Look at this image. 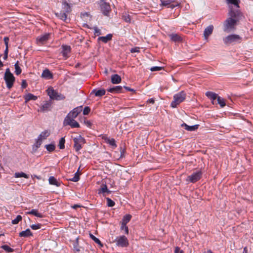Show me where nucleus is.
I'll use <instances>...</instances> for the list:
<instances>
[{
	"label": "nucleus",
	"mask_w": 253,
	"mask_h": 253,
	"mask_svg": "<svg viewBox=\"0 0 253 253\" xmlns=\"http://www.w3.org/2000/svg\"><path fill=\"white\" fill-rule=\"evenodd\" d=\"M4 80L6 83V87L8 89L11 88L15 82V78L13 75L10 72L9 68H7L5 70Z\"/></svg>",
	"instance_id": "1"
},
{
	"label": "nucleus",
	"mask_w": 253,
	"mask_h": 253,
	"mask_svg": "<svg viewBox=\"0 0 253 253\" xmlns=\"http://www.w3.org/2000/svg\"><path fill=\"white\" fill-rule=\"evenodd\" d=\"M185 99V93L183 91L180 92L173 96V100L171 103L172 108L176 107L177 105L183 101Z\"/></svg>",
	"instance_id": "2"
},
{
	"label": "nucleus",
	"mask_w": 253,
	"mask_h": 253,
	"mask_svg": "<svg viewBox=\"0 0 253 253\" xmlns=\"http://www.w3.org/2000/svg\"><path fill=\"white\" fill-rule=\"evenodd\" d=\"M47 94L51 99L62 100L64 98V96L61 94L59 93L56 90H54L52 87H49L46 90Z\"/></svg>",
	"instance_id": "3"
},
{
	"label": "nucleus",
	"mask_w": 253,
	"mask_h": 253,
	"mask_svg": "<svg viewBox=\"0 0 253 253\" xmlns=\"http://www.w3.org/2000/svg\"><path fill=\"white\" fill-rule=\"evenodd\" d=\"M241 37L238 35H231L223 39V42L226 44L236 43L240 42Z\"/></svg>",
	"instance_id": "4"
},
{
	"label": "nucleus",
	"mask_w": 253,
	"mask_h": 253,
	"mask_svg": "<svg viewBox=\"0 0 253 253\" xmlns=\"http://www.w3.org/2000/svg\"><path fill=\"white\" fill-rule=\"evenodd\" d=\"M74 142V148L76 151H80L82 146L85 143V139L81 135H78L73 139Z\"/></svg>",
	"instance_id": "5"
},
{
	"label": "nucleus",
	"mask_w": 253,
	"mask_h": 253,
	"mask_svg": "<svg viewBox=\"0 0 253 253\" xmlns=\"http://www.w3.org/2000/svg\"><path fill=\"white\" fill-rule=\"evenodd\" d=\"M116 245L122 248L127 247L129 245L128 241L127 238L125 236H120L115 239Z\"/></svg>",
	"instance_id": "6"
},
{
	"label": "nucleus",
	"mask_w": 253,
	"mask_h": 253,
	"mask_svg": "<svg viewBox=\"0 0 253 253\" xmlns=\"http://www.w3.org/2000/svg\"><path fill=\"white\" fill-rule=\"evenodd\" d=\"M236 21L232 18H228L224 23V31L226 32L229 31L234 28Z\"/></svg>",
	"instance_id": "7"
},
{
	"label": "nucleus",
	"mask_w": 253,
	"mask_h": 253,
	"mask_svg": "<svg viewBox=\"0 0 253 253\" xmlns=\"http://www.w3.org/2000/svg\"><path fill=\"white\" fill-rule=\"evenodd\" d=\"M201 176L202 172L201 171H196L188 176L186 178V181L192 183H195L201 178Z\"/></svg>",
	"instance_id": "8"
},
{
	"label": "nucleus",
	"mask_w": 253,
	"mask_h": 253,
	"mask_svg": "<svg viewBox=\"0 0 253 253\" xmlns=\"http://www.w3.org/2000/svg\"><path fill=\"white\" fill-rule=\"evenodd\" d=\"M64 124L65 126L66 125H69L72 127H79L80 125L79 123L76 121L74 118H71L69 117H66L64 122Z\"/></svg>",
	"instance_id": "9"
},
{
	"label": "nucleus",
	"mask_w": 253,
	"mask_h": 253,
	"mask_svg": "<svg viewBox=\"0 0 253 253\" xmlns=\"http://www.w3.org/2000/svg\"><path fill=\"white\" fill-rule=\"evenodd\" d=\"M161 5L170 7L172 8L178 6L179 3L175 2L173 0H160Z\"/></svg>",
	"instance_id": "10"
},
{
	"label": "nucleus",
	"mask_w": 253,
	"mask_h": 253,
	"mask_svg": "<svg viewBox=\"0 0 253 253\" xmlns=\"http://www.w3.org/2000/svg\"><path fill=\"white\" fill-rule=\"evenodd\" d=\"M82 111V106H79L74 108L72 111L70 112L66 117L71 118H75L77 117L78 114L80 113Z\"/></svg>",
	"instance_id": "11"
},
{
	"label": "nucleus",
	"mask_w": 253,
	"mask_h": 253,
	"mask_svg": "<svg viewBox=\"0 0 253 253\" xmlns=\"http://www.w3.org/2000/svg\"><path fill=\"white\" fill-rule=\"evenodd\" d=\"M100 7L101 11L103 12L104 14L107 15L110 10V6L109 4L104 1H101L100 3Z\"/></svg>",
	"instance_id": "12"
},
{
	"label": "nucleus",
	"mask_w": 253,
	"mask_h": 253,
	"mask_svg": "<svg viewBox=\"0 0 253 253\" xmlns=\"http://www.w3.org/2000/svg\"><path fill=\"white\" fill-rule=\"evenodd\" d=\"M49 34H45L37 38V42L38 44L41 45L44 43L49 39Z\"/></svg>",
	"instance_id": "13"
},
{
	"label": "nucleus",
	"mask_w": 253,
	"mask_h": 253,
	"mask_svg": "<svg viewBox=\"0 0 253 253\" xmlns=\"http://www.w3.org/2000/svg\"><path fill=\"white\" fill-rule=\"evenodd\" d=\"M213 30V26L212 25L208 26L204 31V37L205 40H208V37L212 34Z\"/></svg>",
	"instance_id": "14"
},
{
	"label": "nucleus",
	"mask_w": 253,
	"mask_h": 253,
	"mask_svg": "<svg viewBox=\"0 0 253 253\" xmlns=\"http://www.w3.org/2000/svg\"><path fill=\"white\" fill-rule=\"evenodd\" d=\"M103 138L106 143L111 146L112 148L114 149L117 147L115 140L114 138H109L106 136H103Z\"/></svg>",
	"instance_id": "15"
},
{
	"label": "nucleus",
	"mask_w": 253,
	"mask_h": 253,
	"mask_svg": "<svg viewBox=\"0 0 253 253\" xmlns=\"http://www.w3.org/2000/svg\"><path fill=\"white\" fill-rule=\"evenodd\" d=\"M50 134V131L49 130H44L42 131L38 138L43 142V140H45Z\"/></svg>",
	"instance_id": "16"
},
{
	"label": "nucleus",
	"mask_w": 253,
	"mask_h": 253,
	"mask_svg": "<svg viewBox=\"0 0 253 253\" xmlns=\"http://www.w3.org/2000/svg\"><path fill=\"white\" fill-rule=\"evenodd\" d=\"M199 125H195L194 126H188L185 123H183L181 125V126L183 127L186 130L189 131H195L197 130L199 127Z\"/></svg>",
	"instance_id": "17"
},
{
	"label": "nucleus",
	"mask_w": 253,
	"mask_h": 253,
	"mask_svg": "<svg viewBox=\"0 0 253 253\" xmlns=\"http://www.w3.org/2000/svg\"><path fill=\"white\" fill-rule=\"evenodd\" d=\"M26 214H32L38 217L42 218L43 217V214L39 212L38 210L37 209H33L29 211H27L26 212Z\"/></svg>",
	"instance_id": "18"
},
{
	"label": "nucleus",
	"mask_w": 253,
	"mask_h": 253,
	"mask_svg": "<svg viewBox=\"0 0 253 253\" xmlns=\"http://www.w3.org/2000/svg\"><path fill=\"white\" fill-rule=\"evenodd\" d=\"M62 53L63 56L66 59L68 57L69 53L71 51V47L68 45H62Z\"/></svg>",
	"instance_id": "19"
},
{
	"label": "nucleus",
	"mask_w": 253,
	"mask_h": 253,
	"mask_svg": "<svg viewBox=\"0 0 253 253\" xmlns=\"http://www.w3.org/2000/svg\"><path fill=\"white\" fill-rule=\"evenodd\" d=\"M42 77L45 79H51L53 78V76L49 70L45 69L42 72Z\"/></svg>",
	"instance_id": "20"
},
{
	"label": "nucleus",
	"mask_w": 253,
	"mask_h": 253,
	"mask_svg": "<svg viewBox=\"0 0 253 253\" xmlns=\"http://www.w3.org/2000/svg\"><path fill=\"white\" fill-rule=\"evenodd\" d=\"M111 82L114 84H119L121 82V78L117 74L113 75L111 77Z\"/></svg>",
	"instance_id": "21"
},
{
	"label": "nucleus",
	"mask_w": 253,
	"mask_h": 253,
	"mask_svg": "<svg viewBox=\"0 0 253 253\" xmlns=\"http://www.w3.org/2000/svg\"><path fill=\"white\" fill-rule=\"evenodd\" d=\"M110 192L111 191L108 189L106 185H102L99 190L98 193H102L103 196H106V194H109Z\"/></svg>",
	"instance_id": "22"
},
{
	"label": "nucleus",
	"mask_w": 253,
	"mask_h": 253,
	"mask_svg": "<svg viewBox=\"0 0 253 253\" xmlns=\"http://www.w3.org/2000/svg\"><path fill=\"white\" fill-rule=\"evenodd\" d=\"M105 90L104 89H94L92 90V93L94 94L96 96H102L105 93Z\"/></svg>",
	"instance_id": "23"
},
{
	"label": "nucleus",
	"mask_w": 253,
	"mask_h": 253,
	"mask_svg": "<svg viewBox=\"0 0 253 253\" xmlns=\"http://www.w3.org/2000/svg\"><path fill=\"white\" fill-rule=\"evenodd\" d=\"M112 34H108L106 36L104 37H100L98 38V40L103 42L104 43L107 42L108 41H110L112 39Z\"/></svg>",
	"instance_id": "24"
},
{
	"label": "nucleus",
	"mask_w": 253,
	"mask_h": 253,
	"mask_svg": "<svg viewBox=\"0 0 253 253\" xmlns=\"http://www.w3.org/2000/svg\"><path fill=\"white\" fill-rule=\"evenodd\" d=\"M50 103L47 101H46L42 104L39 111L44 112L47 111L50 108Z\"/></svg>",
	"instance_id": "25"
},
{
	"label": "nucleus",
	"mask_w": 253,
	"mask_h": 253,
	"mask_svg": "<svg viewBox=\"0 0 253 253\" xmlns=\"http://www.w3.org/2000/svg\"><path fill=\"white\" fill-rule=\"evenodd\" d=\"M42 143V141L40 139L37 138V139H36L35 143L33 145V150L34 151H36L38 150V149L40 147Z\"/></svg>",
	"instance_id": "26"
},
{
	"label": "nucleus",
	"mask_w": 253,
	"mask_h": 253,
	"mask_svg": "<svg viewBox=\"0 0 253 253\" xmlns=\"http://www.w3.org/2000/svg\"><path fill=\"white\" fill-rule=\"evenodd\" d=\"M31 236H32V233L29 229H27L19 233V236L21 237H27Z\"/></svg>",
	"instance_id": "27"
},
{
	"label": "nucleus",
	"mask_w": 253,
	"mask_h": 253,
	"mask_svg": "<svg viewBox=\"0 0 253 253\" xmlns=\"http://www.w3.org/2000/svg\"><path fill=\"white\" fill-rule=\"evenodd\" d=\"M169 37L172 41L175 42H178L182 40L181 37L176 34H171L169 35Z\"/></svg>",
	"instance_id": "28"
},
{
	"label": "nucleus",
	"mask_w": 253,
	"mask_h": 253,
	"mask_svg": "<svg viewBox=\"0 0 253 253\" xmlns=\"http://www.w3.org/2000/svg\"><path fill=\"white\" fill-rule=\"evenodd\" d=\"M206 95L212 101L217 99L218 96L216 93L210 91L207 92Z\"/></svg>",
	"instance_id": "29"
},
{
	"label": "nucleus",
	"mask_w": 253,
	"mask_h": 253,
	"mask_svg": "<svg viewBox=\"0 0 253 253\" xmlns=\"http://www.w3.org/2000/svg\"><path fill=\"white\" fill-rule=\"evenodd\" d=\"M49 183L51 185H54L56 186H60V183L57 181V179L53 176H50L49 178Z\"/></svg>",
	"instance_id": "30"
},
{
	"label": "nucleus",
	"mask_w": 253,
	"mask_h": 253,
	"mask_svg": "<svg viewBox=\"0 0 253 253\" xmlns=\"http://www.w3.org/2000/svg\"><path fill=\"white\" fill-rule=\"evenodd\" d=\"M37 99V97L31 93H28L25 96V99L26 102H28L31 100H36Z\"/></svg>",
	"instance_id": "31"
},
{
	"label": "nucleus",
	"mask_w": 253,
	"mask_h": 253,
	"mask_svg": "<svg viewBox=\"0 0 253 253\" xmlns=\"http://www.w3.org/2000/svg\"><path fill=\"white\" fill-rule=\"evenodd\" d=\"M131 215L130 214L125 215L122 219V224H126L131 219Z\"/></svg>",
	"instance_id": "32"
},
{
	"label": "nucleus",
	"mask_w": 253,
	"mask_h": 253,
	"mask_svg": "<svg viewBox=\"0 0 253 253\" xmlns=\"http://www.w3.org/2000/svg\"><path fill=\"white\" fill-rule=\"evenodd\" d=\"M14 177L16 178H20V177H24L25 178H29V176L27 174H26L23 172L15 173Z\"/></svg>",
	"instance_id": "33"
},
{
	"label": "nucleus",
	"mask_w": 253,
	"mask_h": 253,
	"mask_svg": "<svg viewBox=\"0 0 253 253\" xmlns=\"http://www.w3.org/2000/svg\"><path fill=\"white\" fill-rule=\"evenodd\" d=\"M57 17L60 18L61 19L65 21L67 19V15L66 14V12L64 11L60 12V13H57L56 14Z\"/></svg>",
	"instance_id": "34"
},
{
	"label": "nucleus",
	"mask_w": 253,
	"mask_h": 253,
	"mask_svg": "<svg viewBox=\"0 0 253 253\" xmlns=\"http://www.w3.org/2000/svg\"><path fill=\"white\" fill-rule=\"evenodd\" d=\"M122 89V87L121 86H117L115 87L110 88L108 89V91L110 92H119Z\"/></svg>",
	"instance_id": "35"
},
{
	"label": "nucleus",
	"mask_w": 253,
	"mask_h": 253,
	"mask_svg": "<svg viewBox=\"0 0 253 253\" xmlns=\"http://www.w3.org/2000/svg\"><path fill=\"white\" fill-rule=\"evenodd\" d=\"M79 169L75 173L74 176L73 178L70 179V180L71 181H73V182H77L79 180L80 173H79Z\"/></svg>",
	"instance_id": "36"
},
{
	"label": "nucleus",
	"mask_w": 253,
	"mask_h": 253,
	"mask_svg": "<svg viewBox=\"0 0 253 253\" xmlns=\"http://www.w3.org/2000/svg\"><path fill=\"white\" fill-rule=\"evenodd\" d=\"M217 100L218 103L220 105L221 107H223L225 106L226 104H225V100L223 98H222L220 96H218L217 98Z\"/></svg>",
	"instance_id": "37"
},
{
	"label": "nucleus",
	"mask_w": 253,
	"mask_h": 253,
	"mask_svg": "<svg viewBox=\"0 0 253 253\" xmlns=\"http://www.w3.org/2000/svg\"><path fill=\"white\" fill-rule=\"evenodd\" d=\"M14 67L15 69V74L17 75L20 74L22 71L20 67L19 66L18 61H17V62L15 64Z\"/></svg>",
	"instance_id": "38"
},
{
	"label": "nucleus",
	"mask_w": 253,
	"mask_h": 253,
	"mask_svg": "<svg viewBox=\"0 0 253 253\" xmlns=\"http://www.w3.org/2000/svg\"><path fill=\"white\" fill-rule=\"evenodd\" d=\"M63 8L64 9V11L66 12H69L70 11V5L66 2H64L62 4Z\"/></svg>",
	"instance_id": "39"
},
{
	"label": "nucleus",
	"mask_w": 253,
	"mask_h": 253,
	"mask_svg": "<svg viewBox=\"0 0 253 253\" xmlns=\"http://www.w3.org/2000/svg\"><path fill=\"white\" fill-rule=\"evenodd\" d=\"M46 150L49 152H52L55 150V145L53 144H50L48 145H46L45 146Z\"/></svg>",
	"instance_id": "40"
},
{
	"label": "nucleus",
	"mask_w": 253,
	"mask_h": 253,
	"mask_svg": "<svg viewBox=\"0 0 253 253\" xmlns=\"http://www.w3.org/2000/svg\"><path fill=\"white\" fill-rule=\"evenodd\" d=\"M227 3L233 4L237 7H239V0H226Z\"/></svg>",
	"instance_id": "41"
},
{
	"label": "nucleus",
	"mask_w": 253,
	"mask_h": 253,
	"mask_svg": "<svg viewBox=\"0 0 253 253\" xmlns=\"http://www.w3.org/2000/svg\"><path fill=\"white\" fill-rule=\"evenodd\" d=\"M65 142V140L64 138L62 137L60 139L59 144H58V146H59L60 149H62L64 148Z\"/></svg>",
	"instance_id": "42"
},
{
	"label": "nucleus",
	"mask_w": 253,
	"mask_h": 253,
	"mask_svg": "<svg viewBox=\"0 0 253 253\" xmlns=\"http://www.w3.org/2000/svg\"><path fill=\"white\" fill-rule=\"evenodd\" d=\"M90 237L97 244H98L99 245H100V246H102V245L100 242V241L96 237H95L94 235H93L92 234H90Z\"/></svg>",
	"instance_id": "43"
},
{
	"label": "nucleus",
	"mask_w": 253,
	"mask_h": 253,
	"mask_svg": "<svg viewBox=\"0 0 253 253\" xmlns=\"http://www.w3.org/2000/svg\"><path fill=\"white\" fill-rule=\"evenodd\" d=\"M22 218L21 215H17L16 218L12 220V223L13 224H17L20 221L22 220Z\"/></svg>",
	"instance_id": "44"
},
{
	"label": "nucleus",
	"mask_w": 253,
	"mask_h": 253,
	"mask_svg": "<svg viewBox=\"0 0 253 253\" xmlns=\"http://www.w3.org/2000/svg\"><path fill=\"white\" fill-rule=\"evenodd\" d=\"M1 248L7 253H10L13 251L12 249H11L7 245H3L1 247Z\"/></svg>",
	"instance_id": "45"
},
{
	"label": "nucleus",
	"mask_w": 253,
	"mask_h": 253,
	"mask_svg": "<svg viewBox=\"0 0 253 253\" xmlns=\"http://www.w3.org/2000/svg\"><path fill=\"white\" fill-rule=\"evenodd\" d=\"M107 204L108 207H112L115 205V202L109 198H106Z\"/></svg>",
	"instance_id": "46"
},
{
	"label": "nucleus",
	"mask_w": 253,
	"mask_h": 253,
	"mask_svg": "<svg viewBox=\"0 0 253 253\" xmlns=\"http://www.w3.org/2000/svg\"><path fill=\"white\" fill-rule=\"evenodd\" d=\"M121 229L122 230H124L126 234H128V229L127 226H126V224H122Z\"/></svg>",
	"instance_id": "47"
},
{
	"label": "nucleus",
	"mask_w": 253,
	"mask_h": 253,
	"mask_svg": "<svg viewBox=\"0 0 253 253\" xmlns=\"http://www.w3.org/2000/svg\"><path fill=\"white\" fill-rule=\"evenodd\" d=\"M31 228L33 230H37L41 227V224H32L31 225Z\"/></svg>",
	"instance_id": "48"
},
{
	"label": "nucleus",
	"mask_w": 253,
	"mask_h": 253,
	"mask_svg": "<svg viewBox=\"0 0 253 253\" xmlns=\"http://www.w3.org/2000/svg\"><path fill=\"white\" fill-rule=\"evenodd\" d=\"M162 69V67H158V66L152 67L150 68V70L152 72L159 71H161Z\"/></svg>",
	"instance_id": "49"
},
{
	"label": "nucleus",
	"mask_w": 253,
	"mask_h": 253,
	"mask_svg": "<svg viewBox=\"0 0 253 253\" xmlns=\"http://www.w3.org/2000/svg\"><path fill=\"white\" fill-rule=\"evenodd\" d=\"M90 108L88 107H85L83 110V114L86 115L90 112Z\"/></svg>",
	"instance_id": "50"
},
{
	"label": "nucleus",
	"mask_w": 253,
	"mask_h": 253,
	"mask_svg": "<svg viewBox=\"0 0 253 253\" xmlns=\"http://www.w3.org/2000/svg\"><path fill=\"white\" fill-rule=\"evenodd\" d=\"M130 52L131 53H134V52H140V47H135L134 48H132L130 49Z\"/></svg>",
	"instance_id": "51"
},
{
	"label": "nucleus",
	"mask_w": 253,
	"mask_h": 253,
	"mask_svg": "<svg viewBox=\"0 0 253 253\" xmlns=\"http://www.w3.org/2000/svg\"><path fill=\"white\" fill-rule=\"evenodd\" d=\"M84 123L88 127H90L91 126V122L88 120H86L85 119H84Z\"/></svg>",
	"instance_id": "52"
},
{
	"label": "nucleus",
	"mask_w": 253,
	"mask_h": 253,
	"mask_svg": "<svg viewBox=\"0 0 253 253\" xmlns=\"http://www.w3.org/2000/svg\"><path fill=\"white\" fill-rule=\"evenodd\" d=\"M174 253H184L182 250H181L179 247H176Z\"/></svg>",
	"instance_id": "53"
},
{
	"label": "nucleus",
	"mask_w": 253,
	"mask_h": 253,
	"mask_svg": "<svg viewBox=\"0 0 253 253\" xmlns=\"http://www.w3.org/2000/svg\"><path fill=\"white\" fill-rule=\"evenodd\" d=\"M4 43H5V47H7V46H8V41H9V39L8 37H4Z\"/></svg>",
	"instance_id": "54"
},
{
	"label": "nucleus",
	"mask_w": 253,
	"mask_h": 253,
	"mask_svg": "<svg viewBox=\"0 0 253 253\" xmlns=\"http://www.w3.org/2000/svg\"><path fill=\"white\" fill-rule=\"evenodd\" d=\"M125 20L127 22H129L130 21V18L129 15H127V16L125 17Z\"/></svg>",
	"instance_id": "55"
},
{
	"label": "nucleus",
	"mask_w": 253,
	"mask_h": 253,
	"mask_svg": "<svg viewBox=\"0 0 253 253\" xmlns=\"http://www.w3.org/2000/svg\"><path fill=\"white\" fill-rule=\"evenodd\" d=\"M242 253H248V248L247 247H246L244 248Z\"/></svg>",
	"instance_id": "56"
},
{
	"label": "nucleus",
	"mask_w": 253,
	"mask_h": 253,
	"mask_svg": "<svg viewBox=\"0 0 253 253\" xmlns=\"http://www.w3.org/2000/svg\"><path fill=\"white\" fill-rule=\"evenodd\" d=\"M147 102L153 104L154 103V100L153 99H149L148 100Z\"/></svg>",
	"instance_id": "57"
},
{
	"label": "nucleus",
	"mask_w": 253,
	"mask_h": 253,
	"mask_svg": "<svg viewBox=\"0 0 253 253\" xmlns=\"http://www.w3.org/2000/svg\"><path fill=\"white\" fill-rule=\"evenodd\" d=\"M8 46H7V47H5V49L4 51V54L8 55Z\"/></svg>",
	"instance_id": "58"
},
{
	"label": "nucleus",
	"mask_w": 253,
	"mask_h": 253,
	"mask_svg": "<svg viewBox=\"0 0 253 253\" xmlns=\"http://www.w3.org/2000/svg\"><path fill=\"white\" fill-rule=\"evenodd\" d=\"M125 88H126V89H127V90H129V91H133L134 90L133 89H131L128 87H125Z\"/></svg>",
	"instance_id": "59"
},
{
	"label": "nucleus",
	"mask_w": 253,
	"mask_h": 253,
	"mask_svg": "<svg viewBox=\"0 0 253 253\" xmlns=\"http://www.w3.org/2000/svg\"><path fill=\"white\" fill-rule=\"evenodd\" d=\"M22 86L23 87H25L26 86V81H23V82H22Z\"/></svg>",
	"instance_id": "60"
},
{
	"label": "nucleus",
	"mask_w": 253,
	"mask_h": 253,
	"mask_svg": "<svg viewBox=\"0 0 253 253\" xmlns=\"http://www.w3.org/2000/svg\"><path fill=\"white\" fill-rule=\"evenodd\" d=\"M7 57H8V55L7 54H4V57H3V59L4 60H6V59H7Z\"/></svg>",
	"instance_id": "61"
},
{
	"label": "nucleus",
	"mask_w": 253,
	"mask_h": 253,
	"mask_svg": "<svg viewBox=\"0 0 253 253\" xmlns=\"http://www.w3.org/2000/svg\"><path fill=\"white\" fill-rule=\"evenodd\" d=\"M79 207H80V206H79V205H74V206H73V208H74V209H76L77 208Z\"/></svg>",
	"instance_id": "62"
},
{
	"label": "nucleus",
	"mask_w": 253,
	"mask_h": 253,
	"mask_svg": "<svg viewBox=\"0 0 253 253\" xmlns=\"http://www.w3.org/2000/svg\"><path fill=\"white\" fill-rule=\"evenodd\" d=\"M1 235V234H0V236Z\"/></svg>",
	"instance_id": "63"
}]
</instances>
